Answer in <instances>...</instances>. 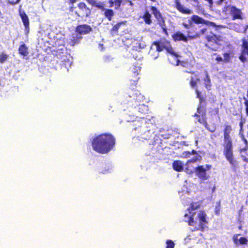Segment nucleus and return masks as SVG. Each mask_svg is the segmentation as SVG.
Returning a JSON list of instances; mask_svg holds the SVG:
<instances>
[{"label": "nucleus", "mask_w": 248, "mask_h": 248, "mask_svg": "<svg viewBox=\"0 0 248 248\" xmlns=\"http://www.w3.org/2000/svg\"><path fill=\"white\" fill-rule=\"evenodd\" d=\"M200 202L191 203L187 209L188 213H186L184 216V219L185 221L188 222L189 225L193 227L195 230L203 231L207 221L206 215L203 211H196L200 208Z\"/></svg>", "instance_id": "f257e3e1"}, {"label": "nucleus", "mask_w": 248, "mask_h": 248, "mask_svg": "<svg viewBox=\"0 0 248 248\" xmlns=\"http://www.w3.org/2000/svg\"><path fill=\"white\" fill-rule=\"evenodd\" d=\"M115 144V139L110 134H102L94 138L92 142L93 149L96 152L105 154L109 152Z\"/></svg>", "instance_id": "f03ea898"}, {"label": "nucleus", "mask_w": 248, "mask_h": 248, "mask_svg": "<svg viewBox=\"0 0 248 248\" xmlns=\"http://www.w3.org/2000/svg\"><path fill=\"white\" fill-rule=\"evenodd\" d=\"M206 38L208 41L206 46L213 50H217L219 47L218 42L221 40V36L211 33L207 35Z\"/></svg>", "instance_id": "7ed1b4c3"}, {"label": "nucleus", "mask_w": 248, "mask_h": 248, "mask_svg": "<svg viewBox=\"0 0 248 248\" xmlns=\"http://www.w3.org/2000/svg\"><path fill=\"white\" fill-rule=\"evenodd\" d=\"M211 168L210 165H205L200 166L195 168V171L197 176L202 181L210 178V174L207 172Z\"/></svg>", "instance_id": "20e7f679"}, {"label": "nucleus", "mask_w": 248, "mask_h": 248, "mask_svg": "<svg viewBox=\"0 0 248 248\" xmlns=\"http://www.w3.org/2000/svg\"><path fill=\"white\" fill-rule=\"evenodd\" d=\"M225 11L229 12L232 16L233 20L236 19H242V13L241 10L234 6H227Z\"/></svg>", "instance_id": "39448f33"}, {"label": "nucleus", "mask_w": 248, "mask_h": 248, "mask_svg": "<svg viewBox=\"0 0 248 248\" xmlns=\"http://www.w3.org/2000/svg\"><path fill=\"white\" fill-rule=\"evenodd\" d=\"M79 11L76 13L79 16L88 17L91 14L90 10L86 6L83 2H80L78 4Z\"/></svg>", "instance_id": "423d86ee"}, {"label": "nucleus", "mask_w": 248, "mask_h": 248, "mask_svg": "<svg viewBox=\"0 0 248 248\" xmlns=\"http://www.w3.org/2000/svg\"><path fill=\"white\" fill-rule=\"evenodd\" d=\"M232 240L236 246L240 245H246L248 242V239L245 237H241L240 234H234L232 237Z\"/></svg>", "instance_id": "0eeeda50"}, {"label": "nucleus", "mask_w": 248, "mask_h": 248, "mask_svg": "<svg viewBox=\"0 0 248 248\" xmlns=\"http://www.w3.org/2000/svg\"><path fill=\"white\" fill-rule=\"evenodd\" d=\"M191 20L196 24H204L208 26L215 27L216 25L214 23L208 21H205L198 16H193L191 18Z\"/></svg>", "instance_id": "6e6552de"}, {"label": "nucleus", "mask_w": 248, "mask_h": 248, "mask_svg": "<svg viewBox=\"0 0 248 248\" xmlns=\"http://www.w3.org/2000/svg\"><path fill=\"white\" fill-rule=\"evenodd\" d=\"M248 56V42L245 40L243 41V51L242 55L240 57V59L244 62L246 60V57Z\"/></svg>", "instance_id": "1a4fd4ad"}, {"label": "nucleus", "mask_w": 248, "mask_h": 248, "mask_svg": "<svg viewBox=\"0 0 248 248\" xmlns=\"http://www.w3.org/2000/svg\"><path fill=\"white\" fill-rule=\"evenodd\" d=\"M91 30L90 26L85 24L78 26L76 31L80 34H85L90 32Z\"/></svg>", "instance_id": "9d476101"}, {"label": "nucleus", "mask_w": 248, "mask_h": 248, "mask_svg": "<svg viewBox=\"0 0 248 248\" xmlns=\"http://www.w3.org/2000/svg\"><path fill=\"white\" fill-rule=\"evenodd\" d=\"M176 8L180 12L186 14H190L192 13V11L186 8L184 6L182 5L179 2V0H175Z\"/></svg>", "instance_id": "9b49d317"}, {"label": "nucleus", "mask_w": 248, "mask_h": 248, "mask_svg": "<svg viewBox=\"0 0 248 248\" xmlns=\"http://www.w3.org/2000/svg\"><path fill=\"white\" fill-rule=\"evenodd\" d=\"M168 51L170 54L171 57L169 58L170 61H171L172 59H174L175 62H171V63L175 65H179V60L178 59V56L174 53L172 48H169L167 49Z\"/></svg>", "instance_id": "f8f14e48"}, {"label": "nucleus", "mask_w": 248, "mask_h": 248, "mask_svg": "<svg viewBox=\"0 0 248 248\" xmlns=\"http://www.w3.org/2000/svg\"><path fill=\"white\" fill-rule=\"evenodd\" d=\"M203 74L204 76H205V78L203 79L204 84L205 85V88L207 89L210 90L212 86V84L211 82V80L210 79L209 75L208 74L207 71H204Z\"/></svg>", "instance_id": "ddd939ff"}, {"label": "nucleus", "mask_w": 248, "mask_h": 248, "mask_svg": "<svg viewBox=\"0 0 248 248\" xmlns=\"http://www.w3.org/2000/svg\"><path fill=\"white\" fill-rule=\"evenodd\" d=\"M224 155H225L227 160L232 164H233V151L232 150H224Z\"/></svg>", "instance_id": "4468645a"}, {"label": "nucleus", "mask_w": 248, "mask_h": 248, "mask_svg": "<svg viewBox=\"0 0 248 248\" xmlns=\"http://www.w3.org/2000/svg\"><path fill=\"white\" fill-rule=\"evenodd\" d=\"M173 39L175 41H183L185 42L187 41L186 37L181 32H176L172 36Z\"/></svg>", "instance_id": "2eb2a0df"}, {"label": "nucleus", "mask_w": 248, "mask_h": 248, "mask_svg": "<svg viewBox=\"0 0 248 248\" xmlns=\"http://www.w3.org/2000/svg\"><path fill=\"white\" fill-rule=\"evenodd\" d=\"M173 169L177 171H181L183 170V164L181 161L177 160L172 164Z\"/></svg>", "instance_id": "dca6fc26"}, {"label": "nucleus", "mask_w": 248, "mask_h": 248, "mask_svg": "<svg viewBox=\"0 0 248 248\" xmlns=\"http://www.w3.org/2000/svg\"><path fill=\"white\" fill-rule=\"evenodd\" d=\"M19 15L24 26L29 25V19L25 12L19 11Z\"/></svg>", "instance_id": "f3484780"}, {"label": "nucleus", "mask_w": 248, "mask_h": 248, "mask_svg": "<svg viewBox=\"0 0 248 248\" xmlns=\"http://www.w3.org/2000/svg\"><path fill=\"white\" fill-rule=\"evenodd\" d=\"M28 47L26 46L25 44L21 45L18 49L19 52L20 54L26 56L28 55Z\"/></svg>", "instance_id": "a211bd4d"}, {"label": "nucleus", "mask_w": 248, "mask_h": 248, "mask_svg": "<svg viewBox=\"0 0 248 248\" xmlns=\"http://www.w3.org/2000/svg\"><path fill=\"white\" fill-rule=\"evenodd\" d=\"M105 11V16L108 19V20L110 21L111 20L112 17L114 15V12L113 10L110 9H104Z\"/></svg>", "instance_id": "6ab92c4d"}, {"label": "nucleus", "mask_w": 248, "mask_h": 248, "mask_svg": "<svg viewBox=\"0 0 248 248\" xmlns=\"http://www.w3.org/2000/svg\"><path fill=\"white\" fill-rule=\"evenodd\" d=\"M151 17V15L149 13V12H146L144 15L143 16V18L146 24L150 25L152 23Z\"/></svg>", "instance_id": "aec40b11"}, {"label": "nucleus", "mask_w": 248, "mask_h": 248, "mask_svg": "<svg viewBox=\"0 0 248 248\" xmlns=\"http://www.w3.org/2000/svg\"><path fill=\"white\" fill-rule=\"evenodd\" d=\"M154 50H156L157 52H160L162 50V48H161L159 43H155L154 44H153L151 47L150 53H152V52Z\"/></svg>", "instance_id": "412c9836"}, {"label": "nucleus", "mask_w": 248, "mask_h": 248, "mask_svg": "<svg viewBox=\"0 0 248 248\" xmlns=\"http://www.w3.org/2000/svg\"><path fill=\"white\" fill-rule=\"evenodd\" d=\"M201 156L199 155H196L192 159L187 161L186 165L189 167L191 163H195L201 159Z\"/></svg>", "instance_id": "4be33fe9"}, {"label": "nucleus", "mask_w": 248, "mask_h": 248, "mask_svg": "<svg viewBox=\"0 0 248 248\" xmlns=\"http://www.w3.org/2000/svg\"><path fill=\"white\" fill-rule=\"evenodd\" d=\"M232 130L231 125H226L224 130V137H230V133Z\"/></svg>", "instance_id": "5701e85b"}, {"label": "nucleus", "mask_w": 248, "mask_h": 248, "mask_svg": "<svg viewBox=\"0 0 248 248\" xmlns=\"http://www.w3.org/2000/svg\"><path fill=\"white\" fill-rule=\"evenodd\" d=\"M151 10L152 13L154 15L155 18L158 19L159 18L161 17L160 13L157 11L155 7L152 6L151 8Z\"/></svg>", "instance_id": "b1692460"}, {"label": "nucleus", "mask_w": 248, "mask_h": 248, "mask_svg": "<svg viewBox=\"0 0 248 248\" xmlns=\"http://www.w3.org/2000/svg\"><path fill=\"white\" fill-rule=\"evenodd\" d=\"M195 235V233H194L193 231H192L191 233L187 235V236L185 238L184 241L185 243H188L190 242V240L193 239V236Z\"/></svg>", "instance_id": "393cba45"}, {"label": "nucleus", "mask_w": 248, "mask_h": 248, "mask_svg": "<svg viewBox=\"0 0 248 248\" xmlns=\"http://www.w3.org/2000/svg\"><path fill=\"white\" fill-rule=\"evenodd\" d=\"M199 81L200 79L198 78L192 77L190 81L191 86L193 88H195L197 83Z\"/></svg>", "instance_id": "a878e982"}, {"label": "nucleus", "mask_w": 248, "mask_h": 248, "mask_svg": "<svg viewBox=\"0 0 248 248\" xmlns=\"http://www.w3.org/2000/svg\"><path fill=\"white\" fill-rule=\"evenodd\" d=\"M8 58V55L4 54L1 53L0 54V62L2 63L6 62Z\"/></svg>", "instance_id": "bb28decb"}, {"label": "nucleus", "mask_w": 248, "mask_h": 248, "mask_svg": "<svg viewBox=\"0 0 248 248\" xmlns=\"http://www.w3.org/2000/svg\"><path fill=\"white\" fill-rule=\"evenodd\" d=\"M243 142L245 144L244 147H240L239 151L241 152L246 151L248 150V141L246 139H243Z\"/></svg>", "instance_id": "cd10ccee"}, {"label": "nucleus", "mask_w": 248, "mask_h": 248, "mask_svg": "<svg viewBox=\"0 0 248 248\" xmlns=\"http://www.w3.org/2000/svg\"><path fill=\"white\" fill-rule=\"evenodd\" d=\"M232 140L231 137H224V145H232Z\"/></svg>", "instance_id": "c85d7f7f"}, {"label": "nucleus", "mask_w": 248, "mask_h": 248, "mask_svg": "<svg viewBox=\"0 0 248 248\" xmlns=\"http://www.w3.org/2000/svg\"><path fill=\"white\" fill-rule=\"evenodd\" d=\"M123 1H124L123 0H114V6H115L116 9H118L120 7L121 3Z\"/></svg>", "instance_id": "c756f323"}, {"label": "nucleus", "mask_w": 248, "mask_h": 248, "mask_svg": "<svg viewBox=\"0 0 248 248\" xmlns=\"http://www.w3.org/2000/svg\"><path fill=\"white\" fill-rule=\"evenodd\" d=\"M166 248H174V243L171 240H167L166 241Z\"/></svg>", "instance_id": "7c9ffc66"}, {"label": "nucleus", "mask_w": 248, "mask_h": 248, "mask_svg": "<svg viewBox=\"0 0 248 248\" xmlns=\"http://www.w3.org/2000/svg\"><path fill=\"white\" fill-rule=\"evenodd\" d=\"M96 7H98L99 8L102 9L104 10V4L100 2H95V3L94 4V5Z\"/></svg>", "instance_id": "2f4dec72"}, {"label": "nucleus", "mask_w": 248, "mask_h": 248, "mask_svg": "<svg viewBox=\"0 0 248 248\" xmlns=\"http://www.w3.org/2000/svg\"><path fill=\"white\" fill-rule=\"evenodd\" d=\"M230 55L228 53H225L223 56V61L225 62H228L229 61Z\"/></svg>", "instance_id": "473e14b6"}, {"label": "nucleus", "mask_w": 248, "mask_h": 248, "mask_svg": "<svg viewBox=\"0 0 248 248\" xmlns=\"http://www.w3.org/2000/svg\"><path fill=\"white\" fill-rule=\"evenodd\" d=\"M232 150V145H224V150Z\"/></svg>", "instance_id": "72a5a7b5"}, {"label": "nucleus", "mask_w": 248, "mask_h": 248, "mask_svg": "<svg viewBox=\"0 0 248 248\" xmlns=\"http://www.w3.org/2000/svg\"><path fill=\"white\" fill-rule=\"evenodd\" d=\"M207 125H208L206 123H205V126L209 131H210L211 132H214L215 131V130H216L215 127L213 126V127H212L211 128H210V127H208Z\"/></svg>", "instance_id": "f704fd0d"}, {"label": "nucleus", "mask_w": 248, "mask_h": 248, "mask_svg": "<svg viewBox=\"0 0 248 248\" xmlns=\"http://www.w3.org/2000/svg\"><path fill=\"white\" fill-rule=\"evenodd\" d=\"M25 26V33L26 35H28L30 31V25L24 26Z\"/></svg>", "instance_id": "c9c22d12"}, {"label": "nucleus", "mask_w": 248, "mask_h": 248, "mask_svg": "<svg viewBox=\"0 0 248 248\" xmlns=\"http://www.w3.org/2000/svg\"><path fill=\"white\" fill-rule=\"evenodd\" d=\"M20 0H13V1H8V3L11 5H15L17 4L19 2Z\"/></svg>", "instance_id": "e433bc0d"}, {"label": "nucleus", "mask_w": 248, "mask_h": 248, "mask_svg": "<svg viewBox=\"0 0 248 248\" xmlns=\"http://www.w3.org/2000/svg\"><path fill=\"white\" fill-rule=\"evenodd\" d=\"M231 28L235 30L236 31H238V32H239L241 31V30H240L239 27H238V25H236V26H234L233 28Z\"/></svg>", "instance_id": "4c0bfd02"}, {"label": "nucleus", "mask_w": 248, "mask_h": 248, "mask_svg": "<svg viewBox=\"0 0 248 248\" xmlns=\"http://www.w3.org/2000/svg\"><path fill=\"white\" fill-rule=\"evenodd\" d=\"M215 60L217 61V62H222L223 61V58H221L220 56H217L216 58L215 59Z\"/></svg>", "instance_id": "58836bf2"}, {"label": "nucleus", "mask_w": 248, "mask_h": 248, "mask_svg": "<svg viewBox=\"0 0 248 248\" xmlns=\"http://www.w3.org/2000/svg\"><path fill=\"white\" fill-rule=\"evenodd\" d=\"M87 1L89 3H90L93 6L94 5L96 2L95 0H87Z\"/></svg>", "instance_id": "ea45409f"}, {"label": "nucleus", "mask_w": 248, "mask_h": 248, "mask_svg": "<svg viewBox=\"0 0 248 248\" xmlns=\"http://www.w3.org/2000/svg\"><path fill=\"white\" fill-rule=\"evenodd\" d=\"M124 4H126V3H129V5L130 6H132L133 5V3L129 1V0H124Z\"/></svg>", "instance_id": "a19ab883"}, {"label": "nucleus", "mask_w": 248, "mask_h": 248, "mask_svg": "<svg viewBox=\"0 0 248 248\" xmlns=\"http://www.w3.org/2000/svg\"><path fill=\"white\" fill-rule=\"evenodd\" d=\"M114 0H110L109 1V3L110 4V7H112L113 6H114Z\"/></svg>", "instance_id": "79ce46f5"}, {"label": "nucleus", "mask_w": 248, "mask_h": 248, "mask_svg": "<svg viewBox=\"0 0 248 248\" xmlns=\"http://www.w3.org/2000/svg\"><path fill=\"white\" fill-rule=\"evenodd\" d=\"M198 121H199L200 123H201V124H205V123H206V122H205L204 120L203 119H199L198 120Z\"/></svg>", "instance_id": "37998d69"}, {"label": "nucleus", "mask_w": 248, "mask_h": 248, "mask_svg": "<svg viewBox=\"0 0 248 248\" xmlns=\"http://www.w3.org/2000/svg\"><path fill=\"white\" fill-rule=\"evenodd\" d=\"M119 25H116L115 26H114L112 28V30L113 31H117L118 29V27H119Z\"/></svg>", "instance_id": "c03bdc74"}, {"label": "nucleus", "mask_w": 248, "mask_h": 248, "mask_svg": "<svg viewBox=\"0 0 248 248\" xmlns=\"http://www.w3.org/2000/svg\"><path fill=\"white\" fill-rule=\"evenodd\" d=\"M196 92L197 93V97L200 99V93L198 91V90L197 89L196 90Z\"/></svg>", "instance_id": "a18cd8bd"}, {"label": "nucleus", "mask_w": 248, "mask_h": 248, "mask_svg": "<svg viewBox=\"0 0 248 248\" xmlns=\"http://www.w3.org/2000/svg\"><path fill=\"white\" fill-rule=\"evenodd\" d=\"M140 108H143V109L147 110V107L146 106L143 105H141L140 106V108H139V109H140Z\"/></svg>", "instance_id": "49530a36"}, {"label": "nucleus", "mask_w": 248, "mask_h": 248, "mask_svg": "<svg viewBox=\"0 0 248 248\" xmlns=\"http://www.w3.org/2000/svg\"><path fill=\"white\" fill-rule=\"evenodd\" d=\"M136 72L137 73V74H138V72L140 71V68L139 67H136L135 68Z\"/></svg>", "instance_id": "de8ad7c7"}, {"label": "nucleus", "mask_w": 248, "mask_h": 248, "mask_svg": "<svg viewBox=\"0 0 248 248\" xmlns=\"http://www.w3.org/2000/svg\"><path fill=\"white\" fill-rule=\"evenodd\" d=\"M206 30L205 29H202V30L201 31L202 32V34H204V32H205Z\"/></svg>", "instance_id": "09e8293b"}, {"label": "nucleus", "mask_w": 248, "mask_h": 248, "mask_svg": "<svg viewBox=\"0 0 248 248\" xmlns=\"http://www.w3.org/2000/svg\"><path fill=\"white\" fill-rule=\"evenodd\" d=\"M184 26L185 27V28H189V25H186V24H184Z\"/></svg>", "instance_id": "8fccbe9b"}, {"label": "nucleus", "mask_w": 248, "mask_h": 248, "mask_svg": "<svg viewBox=\"0 0 248 248\" xmlns=\"http://www.w3.org/2000/svg\"><path fill=\"white\" fill-rule=\"evenodd\" d=\"M245 105L247 106V108H248V101H246Z\"/></svg>", "instance_id": "3c124183"}, {"label": "nucleus", "mask_w": 248, "mask_h": 248, "mask_svg": "<svg viewBox=\"0 0 248 248\" xmlns=\"http://www.w3.org/2000/svg\"><path fill=\"white\" fill-rule=\"evenodd\" d=\"M244 160L245 161H247V162L248 163V159H247L246 157H245V158L244 159Z\"/></svg>", "instance_id": "603ef678"}, {"label": "nucleus", "mask_w": 248, "mask_h": 248, "mask_svg": "<svg viewBox=\"0 0 248 248\" xmlns=\"http://www.w3.org/2000/svg\"><path fill=\"white\" fill-rule=\"evenodd\" d=\"M246 111H247V114H248V108H246Z\"/></svg>", "instance_id": "864d4df0"}, {"label": "nucleus", "mask_w": 248, "mask_h": 248, "mask_svg": "<svg viewBox=\"0 0 248 248\" xmlns=\"http://www.w3.org/2000/svg\"><path fill=\"white\" fill-rule=\"evenodd\" d=\"M215 187H214L213 189V191H214L215 190Z\"/></svg>", "instance_id": "5fc2aeb1"}, {"label": "nucleus", "mask_w": 248, "mask_h": 248, "mask_svg": "<svg viewBox=\"0 0 248 248\" xmlns=\"http://www.w3.org/2000/svg\"><path fill=\"white\" fill-rule=\"evenodd\" d=\"M198 234H199L200 236H201V233H199Z\"/></svg>", "instance_id": "6e6d98bb"}, {"label": "nucleus", "mask_w": 248, "mask_h": 248, "mask_svg": "<svg viewBox=\"0 0 248 248\" xmlns=\"http://www.w3.org/2000/svg\"><path fill=\"white\" fill-rule=\"evenodd\" d=\"M71 1L73 2V0H70Z\"/></svg>", "instance_id": "4d7b16f0"}]
</instances>
